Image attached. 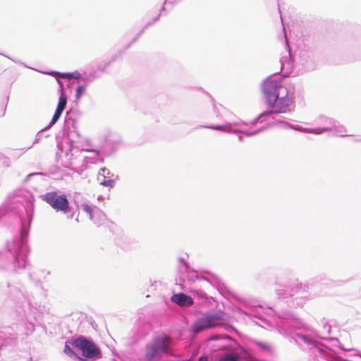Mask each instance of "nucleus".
I'll list each match as a JSON object with an SVG mask.
<instances>
[{"instance_id":"obj_1","label":"nucleus","mask_w":361,"mask_h":361,"mask_svg":"<svg viewBox=\"0 0 361 361\" xmlns=\"http://www.w3.org/2000/svg\"><path fill=\"white\" fill-rule=\"evenodd\" d=\"M262 89L267 104L275 113L286 112L294 104L293 93L281 82L267 79L264 82Z\"/></svg>"},{"instance_id":"obj_2","label":"nucleus","mask_w":361,"mask_h":361,"mask_svg":"<svg viewBox=\"0 0 361 361\" xmlns=\"http://www.w3.org/2000/svg\"><path fill=\"white\" fill-rule=\"evenodd\" d=\"M170 337L163 336L153 339L146 345L145 360L159 361L163 353H167L169 349Z\"/></svg>"},{"instance_id":"obj_3","label":"nucleus","mask_w":361,"mask_h":361,"mask_svg":"<svg viewBox=\"0 0 361 361\" xmlns=\"http://www.w3.org/2000/svg\"><path fill=\"white\" fill-rule=\"evenodd\" d=\"M74 345L77 348L82 351L84 358L77 356L81 361H85L87 359H92L101 357V351L97 345L91 341L83 336L75 339Z\"/></svg>"},{"instance_id":"obj_4","label":"nucleus","mask_w":361,"mask_h":361,"mask_svg":"<svg viewBox=\"0 0 361 361\" xmlns=\"http://www.w3.org/2000/svg\"><path fill=\"white\" fill-rule=\"evenodd\" d=\"M42 200L56 212L66 214L69 210V202L65 195H58L56 192H49L44 195Z\"/></svg>"},{"instance_id":"obj_5","label":"nucleus","mask_w":361,"mask_h":361,"mask_svg":"<svg viewBox=\"0 0 361 361\" xmlns=\"http://www.w3.org/2000/svg\"><path fill=\"white\" fill-rule=\"evenodd\" d=\"M171 300L180 306H188L193 304L192 299L183 293L173 295L171 297Z\"/></svg>"},{"instance_id":"obj_6","label":"nucleus","mask_w":361,"mask_h":361,"mask_svg":"<svg viewBox=\"0 0 361 361\" xmlns=\"http://www.w3.org/2000/svg\"><path fill=\"white\" fill-rule=\"evenodd\" d=\"M209 328H214L223 324L224 318L220 314H212L205 315Z\"/></svg>"},{"instance_id":"obj_7","label":"nucleus","mask_w":361,"mask_h":361,"mask_svg":"<svg viewBox=\"0 0 361 361\" xmlns=\"http://www.w3.org/2000/svg\"><path fill=\"white\" fill-rule=\"evenodd\" d=\"M193 331L195 333L200 332L205 329H210L205 316L197 319L192 326Z\"/></svg>"},{"instance_id":"obj_8","label":"nucleus","mask_w":361,"mask_h":361,"mask_svg":"<svg viewBox=\"0 0 361 361\" xmlns=\"http://www.w3.org/2000/svg\"><path fill=\"white\" fill-rule=\"evenodd\" d=\"M66 97L61 94L56 111L62 113L66 107Z\"/></svg>"},{"instance_id":"obj_9","label":"nucleus","mask_w":361,"mask_h":361,"mask_svg":"<svg viewBox=\"0 0 361 361\" xmlns=\"http://www.w3.org/2000/svg\"><path fill=\"white\" fill-rule=\"evenodd\" d=\"M83 211L88 214L90 220H93V209L91 206L88 204H84L82 206Z\"/></svg>"},{"instance_id":"obj_10","label":"nucleus","mask_w":361,"mask_h":361,"mask_svg":"<svg viewBox=\"0 0 361 361\" xmlns=\"http://www.w3.org/2000/svg\"><path fill=\"white\" fill-rule=\"evenodd\" d=\"M219 361H238V356L235 354L227 355L221 357Z\"/></svg>"},{"instance_id":"obj_11","label":"nucleus","mask_w":361,"mask_h":361,"mask_svg":"<svg viewBox=\"0 0 361 361\" xmlns=\"http://www.w3.org/2000/svg\"><path fill=\"white\" fill-rule=\"evenodd\" d=\"M102 217L103 219H102V222L100 224H97V226L99 227L101 226H105L106 224V226L109 227V226L110 224H112V222L109 221V220L106 219V216L104 214H102Z\"/></svg>"},{"instance_id":"obj_12","label":"nucleus","mask_w":361,"mask_h":361,"mask_svg":"<svg viewBox=\"0 0 361 361\" xmlns=\"http://www.w3.org/2000/svg\"><path fill=\"white\" fill-rule=\"evenodd\" d=\"M85 85H80V86L78 87V88L76 90V96L78 98H80L82 95V94L85 91Z\"/></svg>"},{"instance_id":"obj_13","label":"nucleus","mask_w":361,"mask_h":361,"mask_svg":"<svg viewBox=\"0 0 361 361\" xmlns=\"http://www.w3.org/2000/svg\"><path fill=\"white\" fill-rule=\"evenodd\" d=\"M62 113L59 112V111H56L55 113H54V116L52 117V119H51V125H53L55 123L57 122V121L59 120V118H60L61 115Z\"/></svg>"},{"instance_id":"obj_14","label":"nucleus","mask_w":361,"mask_h":361,"mask_svg":"<svg viewBox=\"0 0 361 361\" xmlns=\"http://www.w3.org/2000/svg\"><path fill=\"white\" fill-rule=\"evenodd\" d=\"M64 353L68 354V355H75L74 351L71 349V348L68 344L65 345Z\"/></svg>"},{"instance_id":"obj_15","label":"nucleus","mask_w":361,"mask_h":361,"mask_svg":"<svg viewBox=\"0 0 361 361\" xmlns=\"http://www.w3.org/2000/svg\"><path fill=\"white\" fill-rule=\"evenodd\" d=\"M102 184L109 188H112L114 185V181L113 180L109 179L108 180L104 181Z\"/></svg>"},{"instance_id":"obj_16","label":"nucleus","mask_w":361,"mask_h":361,"mask_svg":"<svg viewBox=\"0 0 361 361\" xmlns=\"http://www.w3.org/2000/svg\"><path fill=\"white\" fill-rule=\"evenodd\" d=\"M59 76L63 78H70L71 75L69 73H59Z\"/></svg>"},{"instance_id":"obj_17","label":"nucleus","mask_w":361,"mask_h":361,"mask_svg":"<svg viewBox=\"0 0 361 361\" xmlns=\"http://www.w3.org/2000/svg\"><path fill=\"white\" fill-rule=\"evenodd\" d=\"M198 361H208V359L207 357L202 356L199 358Z\"/></svg>"},{"instance_id":"obj_18","label":"nucleus","mask_w":361,"mask_h":361,"mask_svg":"<svg viewBox=\"0 0 361 361\" xmlns=\"http://www.w3.org/2000/svg\"><path fill=\"white\" fill-rule=\"evenodd\" d=\"M211 128H213V129H216V130H221V129H223V126H212Z\"/></svg>"},{"instance_id":"obj_19","label":"nucleus","mask_w":361,"mask_h":361,"mask_svg":"<svg viewBox=\"0 0 361 361\" xmlns=\"http://www.w3.org/2000/svg\"><path fill=\"white\" fill-rule=\"evenodd\" d=\"M341 348L344 350H346V351H350V350H353V348H345L341 346Z\"/></svg>"}]
</instances>
